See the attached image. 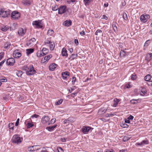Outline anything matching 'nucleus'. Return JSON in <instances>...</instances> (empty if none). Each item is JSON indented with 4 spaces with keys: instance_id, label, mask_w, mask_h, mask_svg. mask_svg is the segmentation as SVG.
<instances>
[{
    "instance_id": "obj_1",
    "label": "nucleus",
    "mask_w": 152,
    "mask_h": 152,
    "mask_svg": "<svg viewBox=\"0 0 152 152\" xmlns=\"http://www.w3.org/2000/svg\"><path fill=\"white\" fill-rule=\"evenodd\" d=\"M23 140L22 138H20L18 134H15L12 137L11 141L15 144H18L20 143Z\"/></svg>"
},
{
    "instance_id": "obj_2",
    "label": "nucleus",
    "mask_w": 152,
    "mask_h": 152,
    "mask_svg": "<svg viewBox=\"0 0 152 152\" xmlns=\"http://www.w3.org/2000/svg\"><path fill=\"white\" fill-rule=\"evenodd\" d=\"M26 70V74L29 75H32L36 72L33 66H30L29 68H27Z\"/></svg>"
},
{
    "instance_id": "obj_3",
    "label": "nucleus",
    "mask_w": 152,
    "mask_h": 152,
    "mask_svg": "<svg viewBox=\"0 0 152 152\" xmlns=\"http://www.w3.org/2000/svg\"><path fill=\"white\" fill-rule=\"evenodd\" d=\"M11 17L14 19H18L20 17V14L16 11H14L12 13Z\"/></svg>"
},
{
    "instance_id": "obj_4",
    "label": "nucleus",
    "mask_w": 152,
    "mask_h": 152,
    "mask_svg": "<svg viewBox=\"0 0 152 152\" xmlns=\"http://www.w3.org/2000/svg\"><path fill=\"white\" fill-rule=\"evenodd\" d=\"M10 12L9 10L4 11V10H0V15L4 18L7 17L10 15Z\"/></svg>"
},
{
    "instance_id": "obj_5",
    "label": "nucleus",
    "mask_w": 152,
    "mask_h": 152,
    "mask_svg": "<svg viewBox=\"0 0 152 152\" xmlns=\"http://www.w3.org/2000/svg\"><path fill=\"white\" fill-rule=\"evenodd\" d=\"M49 120L50 118L48 116H44L42 119L41 122L44 124H48L49 125L50 124L49 123Z\"/></svg>"
},
{
    "instance_id": "obj_6",
    "label": "nucleus",
    "mask_w": 152,
    "mask_h": 152,
    "mask_svg": "<svg viewBox=\"0 0 152 152\" xmlns=\"http://www.w3.org/2000/svg\"><path fill=\"white\" fill-rule=\"evenodd\" d=\"M32 24L36 26L37 28H41L42 27L41 25V20H38L33 21L32 22Z\"/></svg>"
},
{
    "instance_id": "obj_7",
    "label": "nucleus",
    "mask_w": 152,
    "mask_h": 152,
    "mask_svg": "<svg viewBox=\"0 0 152 152\" xmlns=\"http://www.w3.org/2000/svg\"><path fill=\"white\" fill-rule=\"evenodd\" d=\"M15 59L13 58H8L6 62V64L10 66H12L15 63Z\"/></svg>"
},
{
    "instance_id": "obj_8",
    "label": "nucleus",
    "mask_w": 152,
    "mask_h": 152,
    "mask_svg": "<svg viewBox=\"0 0 152 152\" xmlns=\"http://www.w3.org/2000/svg\"><path fill=\"white\" fill-rule=\"evenodd\" d=\"M26 32V29L20 28L18 31V34L21 36H23Z\"/></svg>"
},
{
    "instance_id": "obj_9",
    "label": "nucleus",
    "mask_w": 152,
    "mask_h": 152,
    "mask_svg": "<svg viewBox=\"0 0 152 152\" xmlns=\"http://www.w3.org/2000/svg\"><path fill=\"white\" fill-rule=\"evenodd\" d=\"M91 129L90 127L84 126L82 129V131L84 134H87Z\"/></svg>"
},
{
    "instance_id": "obj_10",
    "label": "nucleus",
    "mask_w": 152,
    "mask_h": 152,
    "mask_svg": "<svg viewBox=\"0 0 152 152\" xmlns=\"http://www.w3.org/2000/svg\"><path fill=\"white\" fill-rule=\"evenodd\" d=\"M150 18V16L148 15H142L140 16V19L141 21L143 22H146L147 20Z\"/></svg>"
},
{
    "instance_id": "obj_11",
    "label": "nucleus",
    "mask_w": 152,
    "mask_h": 152,
    "mask_svg": "<svg viewBox=\"0 0 152 152\" xmlns=\"http://www.w3.org/2000/svg\"><path fill=\"white\" fill-rule=\"evenodd\" d=\"M13 55L15 58H18L20 57L21 55V53L18 52V50H16L13 52Z\"/></svg>"
},
{
    "instance_id": "obj_12",
    "label": "nucleus",
    "mask_w": 152,
    "mask_h": 152,
    "mask_svg": "<svg viewBox=\"0 0 152 152\" xmlns=\"http://www.w3.org/2000/svg\"><path fill=\"white\" fill-rule=\"evenodd\" d=\"M52 57V55L51 54H50L47 56H45L44 58L42 59L41 62L42 63H44L50 59Z\"/></svg>"
},
{
    "instance_id": "obj_13",
    "label": "nucleus",
    "mask_w": 152,
    "mask_h": 152,
    "mask_svg": "<svg viewBox=\"0 0 152 152\" xmlns=\"http://www.w3.org/2000/svg\"><path fill=\"white\" fill-rule=\"evenodd\" d=\"M69 72H65L62 73L61 75L62 78L64 80H65L67 77L69 76Z\"/></svg>"
},
{
    "instance_id": "obj_14",
    "label": "nucleus",
    "mask_w": 152,
    "mask_h": 152,
    "mask_svg": "<svg viewBox=\"0 0 152 152\" xmlns=\"http://www.w3.org/2000/svg\"><path fill=\"white\" fill-rule=\"evenodd\" d=\"M35 41L36 39H35L34 38H33L29 40L26 43V45L28 46L32 45H33V43L35 42Z\"/></svg>"
},
{
    "instance_id": "obj_15",
    "label": "nucleus",
    "mask_w": 152,
    "mask_h": 152,
    "mask_svg": "<svg viewBox=\"0 0 152 152\" xmlns=\"http://www.w3.org/2000/svg\"><path fill=\"white\" fill-rule=\"evenodd\" d=\"M57 64L53 63L50 65L49 66V70L51 71H53L57 66Z\"/></svg>"
},
{
    "instance_id": "obj_16",
    "label": "nucleus",
    "mask_w": 152,
    "mask_h": 152,
    "mask_svg": "<svg viewBox=\"0 0 152 152\" xmlns=\"http://www.w3.org/2000/svg\"><path fill=\"white\" fill-rule=\"evenodd\" d=\"M152 59V53H148L147 54L145 57L146 60L149 61Z\"/></svg>"
},
{
    "instance_id": "obj_17",
    "label": "nucleus",
    "mask_w": 152,
    "mask_h": 152,
    "mask_svg": "<svg viewBox=\"0 0 152 152\" xmlns=\"http://www.w3.org/2000/svg\"><path fill=\"white\" fill-rule=\"evenodd\" d=\"M148 144V141L147 140H143L141 142H137V145H140V146H142L145 145L147 144Z\"/></svg>"
},
{
    "instance_id": "obj_18",
    "label": "nucleus",
    "mask_w": 152,
    "mask_h": 152,
    "mask_svg": "<svg viewBox=\"0 0 152 152\" xmlns=\"http://www.w3.org/2000/svg\"><path fill=\"white\" fill-rule=\"evenodd\" d=\"M61 54L63 56H65L67 57L68 54L67 53V51L66 49L64 48H63L61 51Z\"/></svg>"
},
{
    "instance_id": "obj_19",
    "label": "nucleus",
    "mask_w": 152,
    "mask_h": 152,
    "mask_svg": "<svg viewBox=\"0 0 152 152\" xmlns=\"http://www.w3.org/2000/svg\"><path fill=\"white\" fill-rule=\"evenodd\" d=\"M71 23L72 22L70 20H69V21L66 20L64 22L63 24L65 26L68 27L71 25Z\"/></svg>"
},
{
    "instance_id": "obj_20",
    "label": "nucleus",
    "mask_w": 152,
    "mask_h": 152,
    "mask_svg": "<svg viewBox=\"0 0 152 152\" xmlns=\"http://www.w3.org/2000/svg\"><path fill=\"white\" fill-rule=\"evenodd\" d=\"M22 3L24 5L26 6H29L31 4L30 1L28 0H23V1Z\"/></svg>"
},
{
    "instance_id": "obj_21",
    "label": "nucleus",
    "mask_w": 152,
    "mask_h": 152,
    "mask_svg": "<svg viewBox=\"0 0 152 152\" xmlns=\"http://www.w3.org/2000/svg\"><path fill=\"white\" fill-rule=\"evenodd\" d=\"M57 126V125H54L52 126H50L46 127V129L48 130L49 131H51L53 130Z\"/></svg>"
},
{
    "instance_id": "obj_22",
    "label": "nucleus",
    "mask_w": 152,
    "mask_h": 152,
    "mask_svg": "<svg viewBox=\"0 0 152 152\" xmlns=\"http://www.w3.org/2000/svg\"><path fill=\"white\" fill-rule=\"evenodd\" d=\"M77 56V54H72L70 56L69 58H68V59H70L71 60H74L75 58H76Z\"/></svg>"
},
{
    "instance_id": "obj_23",
    "label": "nucleus",
    "mask_w": 152,
    "mask_h": 152,
    "mask_svg": "<svg viewBox=\"0 0 152 152\" xmlns=\"http://www.w3.org/2000/svg\"><path fill=\"white\" fill-rule=\"evenodd\" d=\"M45 55L41 50H38L37 53V56L38 57H40Z\"/></svg>"
},
{
    "instance_id": "obj_24",
    "label": "nucleus",
    "mask_w": 152,
    "mask_h": 152,
    "mask_svg": "<svg viewBox=\"0 0 152 152\" xmlns=\"http://www.w3.org/2000/svg\"><path fill=\"white\" fill-rule=\"evenodd\" d=\"M34 51V49L32 48H30L27 49L26 50V53L27 55H29L30 54L32 53Z\"/></svg>"
},
{
    "instance_id": "obj_25",
    "label": "nucleus",
    "mask_w": 152,
    "mask_h": 152,
    "mask_svg": "<svg viewBox=\"0 0 152 152\" xmlns=\"http://www.w3.org/2000/svg\"><path fill=\"white\" fill-rule=\"evenodd\" d=\"M14 124L12 123H10L8 125V127L10 129V131L12 129V131L14 130Z\"/></svg>"
},
{
    "instance_id": "obj_26",
    "label": "nucleus",
    "mask_w": 152,
    "mask_h": 152,
    "mask_svg": "<svg viewBox=\"0 0 152 152\" xmlns=\"http://www.w3.org/2000/svg\"><path fill=\"white\" fill-rule=\"evenodd\" d=\"M9 29V27L8 26H3L1 27V29L3 31H6Z\"/></svg>"
},
{
    "instance_id": "obj_27",
    "label": "nucleus",
    "mask_w": 152,
    "mask_h": 152,
    "mask_svg": "<svg viewBox=\"0 0 152 152\" xmlns=\"http://www.w3.org/2000/svg\"><path fill=\"white\" fill-rule=\"evenodd\" d=\"M151 77L150 75L148 74L144 78L145 80L146 81H149V80L151 79Z\"/></svg>"
},
{
    "instance_id": "obj_28",
    "label": "nucleus",
    "mask_w": 152,
    "mask_h": 152,
    "mask_svg": "<svg viewBox=\"0 0 152 152\" xmlns=\"http://www.w3.org/2000/svg\"><path fill=\"white\" fill-rule=\"evenodd\" d=\"M41 51L43 52V54L45 55L47 54L48 52V49L45 48H43L42 50Z\"/></svg>"
},
{
    "instance_id": "obj_29",
    "label": "nucleus",
    "mask_w": 152,
    "mask_h": 152,
    "mask_svg": "<svg viewBox=\"0 0 152 152\" xmlns=\"http://www.w3.org/2000/svg\"><path fill=\"white\" fill-rule=\"evenodd\" d=\"M73 121L72 120L69 118L66 119L64 120V124H66L69 123V122H72Z\"/></svg>"
},
{
    "instance_id": "obj_30",
    "label": "nucleus",
    "mask_w": 152,
    "mask_h": 152,
    "mask_svg": "<svg viewBox=\"0 0 152 152\" xmlns=\"http://www.w3.org/2000/svg\"><path fill=\"white\" fill-rule=\"evenodd\" d=\"M54 33L53 31L52 30L50 29L48 31L47 35L48 36H51Z\"/></svg>"
},
{
    "instance_id": "obj_31",
    "label": "nucleus",
    "mask_w": 152,
    "mask_h": 152,
    "mask_svg": "<svg viewBox=\"0 0 152 152\" xmlns=\"http://www.w3.org/2000/svg\"><path fill=\"white\" fill-rule=\"evenodd\" d=\"M10 45L11 44L10 42H6L4 45V48L6 49L9 48Z\"/></svg>"
},
{
    "instance_id": "obj_32",
    "label": "nucleus",
    "mask_w": 152,
    "mask_h": 152,
    "mask_svg": "<svg viewBox=\"0 0 152 152\" xmlns=\"http://www.w3.org/2000/svg\"><path fill=\"white\" fill-rule=\"evenodd\" d=\"M49 44L50 50H53L54 49L55 46L54 43H52L51 42Z\"/></svg>"
},
{
    "instance_id": "obj_33",
    "label": "nucleus",
    "mask_w": 152,
    "mask_h": 152,
    "mask_svg": "<svg viewBox=\"0 0 152 152\" xmlns=\"http://www.w3.org/2000/svg\"><path fill=\"white\" fill-rule=\"evenodd\" d=\"M120 56L121 57H124L126 55L125 52L123 50H121L120 52Z\"/></svg>"
},
{
    "instance_id": "obj_34",
    "label": "nucleus",
    "mask_w": 152,
    "mask_h": 152,
    "mask_svg": "<svg viewBox=\"0 0 152 152\" xmlns=\"http://www.w3.org/2000/svg\"><path fill=\"white\" fill-rule=\"evenodd\" d=\"M34 146H31V147H29L28 148L27 150L28 151H34Z\"/></svg>"
},
{
    "instance_id": "obj_35",
    "label": "nucleus",
    "mask_w": 152,
    "mask_h": 152,
    "mask_svg": "<svg viewBox=\"0 0 152 152\" xmlns=\"http://www.w3.org/2000/svg\"><path fill=\"white\" fill-rule=\"evenodd\" d=\"M63 102V99H60V100H58L57 101L56 103L55 104L56 105H60L62 102Z\"/></svg>"
},
{
    "instance_id": "obj_36",
    "label": "nucleus",
    "mask_w": 152,
    "mask_h": 152,
    "mask_svg": "<svg viewBox=\"0 0 152 152\" xmlns=\"http://www.w3.org/2000/svg\"><path fill=\"white\" fill-rule=\"evenodd\" d=\"M131 137H128V136H125L123 138V140L124 142H126L129 140Z\"/></svg>"
},
{
    "instance_id": "obj_37",
    "label": "nucleus",
    "mask_w": 152,
    "mask_h": 152,
    "mask_svg": "<svg viewBox=\"0 0 152 152\" xmlns=\"http://www.w3.org/2000/svg\"><path fill=\"white\" fill-rule=\"evenodd\" d=\"M121 126L123 128H127L129 127L128 125L126 124L125 123L121 124Z\"/></svg>"
},
{
    "instance_id": "obj_38",
    "label": "nucleus",
    "mask_w": 152,
    "mask_h": 152,
    "mask_svg": "<svg viewBox=\"0 0 152 152\" xmlns=\"http://www.w3.org/2000/svg\"><path fill=\"white\" fill-rule=\"evenodd\" d=\"M138 99H133L130 101L131 103L133 104H135L137 103V100Z\"/></svg>"
},
{
    "instance_id": "obj_39",
    "label": "nucleus",
    "mask_w": 152,
    "mask_h": 152,
    "mask_svg": "<svg viewBox=\"0 0 152 152\" xmlns=\"http://www.w3.org/2000/svg\"><path fill=\"white\" fill-rule=\"evenodd\" d=\"M123 18L124 20H126L128 19L127 14L125 12H124L123 14Z\"/></svg>"
},
{
    "instance_id": "obj_40",
    "label": "nucleus",
    "mask_w": 152,
    "mask_h": 152,
    "mask_svg": "<svg viewBox=\"0 0 152 152\" xmlns=\"http://www.w3.org/2000/svg\"><path fill=\"white\" fill-rule=\"evenodd\" d=\"M33 125H34L33 124L30 123H28L26 125L27 128H29L33 126Z\"/></svg>"
},
{
    "instance_id": "obj_41",
    "label": "nucleus",
    "mask_w": 152,
    "mask_h": 152,
    "mask_svg": "<svg viewBox=\"0 0 152 152\" xmlns=\"http://www.w3.org/2000/svg\"><path fill=\"white\" fill-rule=\"evenodd\" d=\"M137 78V76L136 74H133L131 76V78L132 80H135Z\"/></svg>"
},
{
    "instance_id": "obj_42",
    "label": "nucleus",
    "mask_w": 152,
    "mask_h": 152,
    "mask_svg": "<svg viewBox=\"0 0 152 152\" xmlns=\"http://www.w3.org/2000/svg\"><path fill=\"white\" fill-rule=\"evenodd\" d=\"M51 39L50 38H48L47 39V40L45 41V44H50L51 42Z\"/></svg>"
},
{
    "instance_id": "obj_43",
    "label": "nucleus",
    "mask_w": 152,
    "mask_h": 152,
    "mask_svg": "<svg viewBox=\"0 0 152 152\" xmlns=\"http://www.w3.org/2000/svg\"><path fill=\"white\" fill-rule=\"evenodd\" d=\"M22 72L21 71H18V72L17 73V75L18 77H20L22 75Z\"/></svg>"
},
{
    "instance_id": "obj_44",
    "label": "nucleus",
    "mask_w": 152,
    "mask_h": 152,
    "mask_svg": "<svg viewBox=\"0 0 152 152\" xmlns=\"http://www.w3.org/2000/svg\"><path fill=\"white\" fill-rule=\"evenodd\" d=\"M66 7L65 6L61 5L58 7V10H65Z\"/></svg>"
},
{
    "instance_id": "obj_45",
    "label": "nucleus",
    "mask_w": 152,
    "mask_h": 152,
    "mask_svg": "<svg viewBox=\"0 0 152 152\" xmlns=\"http://www.w3.org/2000/svg\"><path fill=\"white\" fill-rule=\"evenodd\" d=\"M66 10H58V13L59 14H61L66 12Z\"/></svg>"
},
{
    "instance_id": "obj_46",
    "label": "nucleus",
    "mask_w": 152,
    "mask_h": 152,
    "mask_svg": "<svg viewBox=\"0 0 152 152\" xmlns=\"http://www.w3.org/2000/svg\"><path fill=\"white\" fill-rule=\"evenodd\" d=\"M102 32V30L100 29H98L97 30L96 32L95 33V35H98L99 33H101Z\"/></svg>"
},
{
    "instance_id": "obj_47",
    "label": "nucleus",
    "mask_w": 152,
    "mask_h": 152,
    "mask_svg": "<svg viewBox=\"0 0 152 152\" xmlns=\"http://www.w3.org/2000/svg\"><path fill=\"white\" fill-rule=\"evenodd\" d=\"M58 5H55L54 7L53 6L52 7V10H58Z\"/></svg>"
},
{
    "instance_id": "obj_48",
    "label": "nucleus",
    "mask_w": 152,
    "mask_h": 152,
    "mask_svg": "<svg viewBox=\"0 0 152 152\" xmlns=\"http://www.w3.org/2000/svg\"><path fill=\"white\" fill-rule=\"evenodd\" d=\"M120 101V100L119 99H118L117 98L113 100V101L115 103H117V104Z\"/></svg>"
},
{
    "instance_id": "obj_49",
    "label": "nucleus",
    "mask_w": 152,
    "mask_h": 152,
    "mask_svg": "<svg viewBox=\"0 0 152 152\" xmlns=\"http://www.w3.org/2000/svg\"><path fill=\"white\" fill-rule=\"evenodd\" d=\"M57 150L58 152H63V150L62 148L60 147H58Z\"/></svg>"
},
{
    "instance_id": "obj_50",
    "label": "nucleus",
    "mask_w": 152,
    "mask_h": 152,
    "mask_svg": "<svg viewBox=\"0 0 152 152\" xmlns=\"http://www.w3.org/2000/svg\"><path fill=\"white\" fill-rule=\"evenodd\" d=\"M146 91L145 90H143L142 91H141V93L140 94L141 95L143 96L146 93Z\"/></svg>"
},
{
    "instance_id": "obj_51",
    "label": "nucleus",
    "mask_w": 152,
    "mask_h": 152,
    "mask_svg": "<svg viewBox=\"0 0 152 152\" xmlns=\"http://www.w3.org/2000/svg\"><path fill=\"white\" fill-rule=\"evenodd\" d=\"M114 114H112V113H110V114L107 113L105 114V116L107 117H109L111 115H114Z\"/></svg>"
},
{
    "instance_id": "obj_52",
    "label": "nucleus",
    "mask_w": 152,
    "mask_h": 152,
    "mask_svg": "<svg viewBox=\"0 0 152 152\" xmlns=\"http://www.w3.org/2000/svg\"><path fill=\"white\" fill-rule=\"evenodd\" d=\"M84 2L85 4L86 5L88 4V3L90 2V0H84Z\"/></svg>"
},
{
    "instance_id": "obj_53",
    "label": "nucleus",
    "mask_w": 152,
    "mask_h": 152,
    "mask_svg": "<svg viewBox=\"0 0 152 152\" xmlns=\"http://www.w3.org/2000/svg\"><path fill=\"white\" fill-rule=\"evenodd\" d=\"M39 115H37L36 114H34L33 115H32L31 116V117L32 118H37L39 117Z\"/></svg>"
},
{
    "instance_id": "obj_54",
    "label": "nucleus",
    "mask_w": 152,
    "mask_h": 152,
    "mask_svg": "<svg viewBox=\"0 0 152 152\" xmlns=\"http://www.w3.org/2000/svg\"><path fill=\"white\" fill-rule=\"evenodd\" d=\"M106 110H105V109L103 110V109H100L99 110V112H102V113H104L106 112Z\"/></svg>"
},
{
    "instance_id": "obj_55",
    "label": "nucleus",
    "mask_w": 152,
    "mask_h": 152,
    "mask_svg": "<svg viewBox=\"0 0 152 152\" xmlns=\"http://www.w3.org/2000/svg\"><path fill=\"white\" fill-rule=\"evenodd\" d=\"M20 121V119L19 118L17 119L16 122L15 123V126H18L19 124V122Z\"/></svg>"
},
{
    "instance_id": "obj_56",
    "label": "nucleus",
    "mask_w": 152,
    "mask_h": 152,
    "mask_svg": "<svg viewBox=\"0 0 152 152\" xmlns=\"http://www.w3.org/2000/svg\"><path fill=\"white\" fill-rule=\"evenodd\" d=\"M0 80H1L0 82H1V83H2V82H6L7 81V80L6 78H4L1 79Z\"/></svg>"
},
{
    "instance_id": "obj_57",
    "label": "nucleus",
    "mask_w": 152,
    "mask_h": 152,
    "mask_svg": "<svg viewBox=\"0 0 152 152\" xmlns=\"http://www.w3.org/2000/svg\"><path fill=\"white\" fill-rule=\"evenodd\" d=\"M113 28V29L114 31L115 32H116L117 31H118V30H117V27L116 26H114Z\"/></svg>"
},
{
    "instance_id": "obj_58",
    "label": "nucleus",
    "mask_w": 152,
    "mask_h": 152,
    "mask_svg": "<svg viewBox=\"0 0 152 152\" xmlns=\"http://www.w3.org/2000/svg\"><path fill=\"white\" fill-rule=\"evenodd\" d=\"M76 77H73L72 78V83H74L76 81Z\"/></svg>"
},
{
    "instance_id": "obj_59",
    "label": "nucleus",
    "mask_w": 152,
    "mask_h": 152,
    "mask_svg": "<svg viewBox=\"0 0 152 152\" xmlns=\"http://www.w3.org/2000/svg\"><path fill=\"white\" fill-rule=\"evenodd\" d=\"M61 140L62 142H65L66 140V138L64 137L61 138Z\"/></svg>"
},
{
    "instance_id": "obj_60",
    "label": "nucleus",
    "mask_w": 152,
    "mask_h": 152,
    "mask_svg": "<svg viewBox=\"0 0 152 152\" xmlns=\"http://www.w3.org/2000/svg\"><path fill=\"white\" fill-rule=\"evenodd\" d=\"M56 120L55 118H53L50 121V122L51 123H54L56 122Z\"/></svg>"
},
{
    "instance_id": "obj_61",
    "label": "nucleus",
    "mask_w": 152,
    "mask_h": 152,
    "mask_svg": "<svg viewBox=\"0 0 152 152\" xmlns=\"http://www.w3.org/2000/svg\"><path fill=\"white\" fill-rule=\"evenodd\" d=\"M133 116L132 115H130L129 116L128 118L127 119H129V120H132L133 118Z\"/></svg>"
},
{
    "instance_id": "obj_62",
    "label": "nucleus",
    "mask_w": 152,
    "mask_h": 152,
    "mask_svg": "<svg viewBox=\"0 0 152 152\" xmlns=\"http://www.w3.org/2000/svg\"><path fill=\"white\" fill-rule=\"evenodd\" d=\"M5 61V60L2 61L0 63V67L2 66Z\"/></svg>"
},
{
    "instance_id": "obj_63",
    "label": "nucleus",
    "mask_w": 152,
    "mask_h": 152,
    "mask_svg": "<svg viewBox=\"0 0 152 152\" xmlns=\"http://www.w3.org/2000/svg\"><path fill=\"white\" fill-rule=\"evenodd\" d=\"M147 84L149 86H152V81H149Z\"/></svg>"
},
{
    "instance_id": "obj_64",
    "label": "nucleus",
    "mask_w": 152,
    "mask_h": 152,
    "mask_svg": "<svg viewBox=\"0 0 152 152\" xmlns=\"http://www.w3.org/2000/svg\"><path fill=\"white\" fill-rule=\"evenodd\" d=\"M104 152H114L113 150L111 149V150H106Z\"/></svg>"
}]
</instances>
